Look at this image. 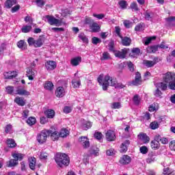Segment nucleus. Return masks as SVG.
<instances>
[{
    "label": "nucleus",
    "instance_id": "1",
    "mask_svg": "<svg viewBox=\"0 0 175 175\" xmlns=\"http://www.w3.org/2000/svg\"><path fill=\"white\" fill-rule=\"evenodd\" d=\"M97 81L100 85H102L103 91H107L109 85L116 87L117 79L113 78L109 74L103 77V75H100L97 78Z\"/></svg>",
    "mask_w": 175,
    "mask_h": 175
},
{
    "label": "nucleus",
    "instance_id": "2",
    "mask_svg": "<svg viewBox=\"0 0 175 175\" xmlns=\"http://www.w3.org/2000/svg\"><path fill=\"white\" fill-rule=\"evenodd\" d=\"M55 160L60 167H62V166H68L70 162L69 157L65 153H57L55 157Z\"/></svg>",
    "mask_w": 175,
    "mask_h": 175
},
{
    "label": "nucleus",
    "instance_id": "3",
    "mask_svg": "<svg viewBox=\"0 0 175 175\" xmlns=\"http://www.w3.org/2000/svg\"><path fill=\"white\" fill-rule=\"evenodd\" d=\"M49 129H44L41 131L36 136V140L39 144H44L47 142V137H49Z\"/></svg>",
    "mask_w": 175,
    "mask_h": 175
},
{
    "label": "nucleus",
    "instance_id": "4",
    "mask_svg": "<svg viewBox=\"0 0 175 175\" xmlns=\"http://www.w3.org/2000/svg\"><path fill=\"white\" fill-rule=\"evenodd\" d=\"M45 21H47L50 25H55L56 27H60L62 22L61 20L55 18V17L50 15H46L44 17Z\"/></svg>",
    "mask_w": 175,
    "mask_h": 175
},
{
    "label": "nucleus",
    "instance_id": "5",
    "mask_svg": "<svg viewBox=\"0 0 175 175\" xmlns=\"http://www.w3.org/2000/svg\"><path fill=\"white\" fill-rule=\"evenodd\" d=\"M175 80V75L170 72H167V73L163 75V81L166 83L167 84H170L172 81Z\"/></svg>",
    "mask_w": 175,
    "mask_h": 175
},
{
    "label": "nucleus",
    "instance_id": "6",
    "mask_svg": "<svg viewBox=\"0 0 175 175\" xmlns=\"http://www.w3.org/2000/svg\"><path fill=\"white\" fill-rule=\"evenodd\" d=\"M16 95H20L21 96H28L31 95V93L28 90H25L23 86H18L15 90Z\"/></svg>",
    "mask_w": 175,
    "mask_h": 175
},
{
    "label": "nucleus",
    "instance_id": "7",
    "mask_svg": "<svg viewBox=\"0 0 175 175\" xmlns=\"http://www.w3.org/2000/svg\"><path fill=\"white\" fill-rule=\"evenodd\" d=\"M49 132L48 133V136L51 137V140L55 142L58 140L59 137H61V134L59 131H53V130H48Z\"/></svg>",
    "mask_w": 175,
    "mask_h": 175
},
{
    "label": "nucleus",
    "instance_id": "8",
    "mask_svg": "<svg viewBox=\"0 0 175 175\" xmlns=\"http://www.w3.org/2000/svg\"><path fill=\"white\" fill-rule=\"evenodd\" d=\"M129 51V50L127 49H124L121 51H115L113 53L116 57L122 59L126 57V54H128Z\"/></svg>",
    "mask_w": 175,
    "mask_h": 175
},
{
    "label": "nucleus",
    "instance_id": "9",
    "mask_svg": "<svg viewBox=\"0 0 175 175\" xmlns=\"http://www.w3.org/2000/svg\"><path fill=\"white\" fill-rule=\"evenodd\" d=\"M105 137L107 142H114L116 140V133L113 130H108L105 133Z\"/></svg>",
    "mask_w": 175,
    "mask_h": 175
},
{
    "label": "nucleus",
    "instance_id": "10",
    "mask_svg": "<svg viewBox=\"0 0 175 175\" xmlns=\"http://www.w3.org/2000/svg\"><path fill=\"white\" fill-rule=\"evenodd\" d=\"M80 144L83 148H88L90 147V139L87 137H81L79 139Z\"/></svg>",
    "mask_w": 175,
    "mask_h": 175
},
{
    "label": "nucleus",
    "instance_id": "11",
    "mask_svg": "<svg viewBox=\"0 0 175 175\" xmlns=\"http://www.w3.org/2000/svg\"><path fill=\"white\" fill-rule=\"evenodd\" d=\"M26 76L29 80H33L36 76V71L31 68H28L26 71Z\"/></svg>",
    "mask_w": 175,
    "mask_h": 175
},
{
    "label": "nucleus",
    "instance_id": "12",
    "mask_svg": "<svg viewBox=\"0 0 175 175\" xmlns=\"http://www.w3.org/2000/svg\"><path fill=\"white\" fill-rule=\"evenodd\" d=\"M45 67L47 70H54L57 68V63L54 61H47L45 63Z\"/></svg>",
    "mask_w": 175,
    "mask_h": 175
},
{
    "label": "nucleus",
    "instance_id": "13",
    "mask_svg": "<svg viewBox=\"0 0 175 175\" xmlns=\"http://www.w3.org/2000/svg\"><path fill=\"white\" fill-rule=\"evenodd\" d=\"M131 161H132L131 157L128 155H124L120 158V163L121 165H128L129 163H131Z\"/></svg>",
    "mask_w": 175,
    "mask_h": 175
},
{
    "label": "nucleus",
    "instance_id": "14",
    "mask_svg": "<svg viewBox=\"0 0 175 175\" xmlns=\"http://www.w3.org/2000/svg\"><path fill=\"white\" fill-rule=\"evenodd\" d=\"M55 95L57 98H62L65 96V89L62 86L58 87L55 90Z\"/></svg>",
    "mask_w": 175,
    "mask_h": 175
},
{
    "label": "nucleus",
    "instance_id": "15",
    "mask_svg": "<svg viewBox=\"0 0 175 175\" xmlns=\"http://www.w3.org/2000/svg\"><path fill=\"white\" fill-rule=\"evenodd\" d=\"M131 144L129 140H126L120 146V152H126L128 151V146Z\"/></svg>",
    "mask_w": 175,
    "mask_h": 175
},
{
    "label": "nucleus",
    "instance_id": "16",
    "mask_svg": "<svg viewBox=\"0 0 175 175\" xmlns=\"http://www.w3.org/2000/svg\"><path fill=\"white\" fill-rule=\"evenodd\" d=\"M90 28L92 32H99V31H100V26H99V25L96 22H93L90 25Z\"/></svg>",
    "mask_w": 175,
    "mask_h": 175
},
{
    "label": "nucleus",
    "instance_id": "17",
    "mask_svg": "<svg viewBox=\"0 0 175 175\" xmlns=\"http://www.w3.org/2000/svg\"><path fill=\"white\" fill-rule=\"evenodd\" d=\"M81 62V57H76L71 59L70 64L72 66H77Z\"/></svg>",
    "mask_w": 175,
    "mask_h": 175
},
{
    "label": "nucleus",
    "instance_id": "18",
    "mask_svg": "<svg viewBox=\"0 0 175 175\" xmlns=\"http://www.w3.org/2000/svg\"><path fill=\"white\" fill-rule=\"evenodd\" d=\"M15 103H16L18 106H25V100L23 97L17 96L14 99Z\"/></svg>",
    "mask_w": 175,
    "mask_h": 175
},
{
    "label": "nucleus",
    "instance_id": "19",
    "mask_svg": "<svg viewBox=\"0 0 175 175\" xmlns=\"http://www.w3.org/2000/svg\"><path fill=\"white\" fill-rule=\"evenodd\" d=\"M29 165L31 170H35V166H36V159L35 157H30L29 159Z\"/></svg>",
    "mask_w": 175,
    "mask_h": 175
},
{
    "label": "nucleus",
    "instance_id": "20",
    "mask_svg": "<svg viewBox=\"0 0 175 175\" xmlns=\"http://www.w3.org/2000/svg\"><path fill=\"white\" fill-rule=\"evenodd\" d=\"M17 72L16 71H9L8 72H5L4 74V77L5 79H13L16 77Z\"/></svg>",
    "mask_w": 175,
    "mask_h": 175
},
{
    "label": "nucleus",
    "instance_id": "21",
    "mask_svg": "<svg viewBox=\"0 0 175 175\" xmlns=\"http://www.w3.org/2000/svg\"><path fill=\"white\" fill-rule=\"evenodd\" d=\"M6 144L10 148H14L17 146V144H16V141L13 139H8L6 141Z\"/></svg>",
    "mask_w": 175,
    "mask_h": 175
},
{
    "label": "nucleus",
    "instance_id": "22",
    "mask_svg": "<svg viewBox=\"0 0 175 175\" xmlns=\"http://www.w3.org/2000/svg\"><path fill=\"white\" fill-rule=\"evenodd\" d=\"M12 156L14 159H16V161H22L23 158H24V154L18 153V152L12 153Z\"/></svg>",
    "mask_w": 175,
    "mask_h": 175
},
{
    "label": "nucleus",
    "instance_id": "23",
    "mask_svg": "<svg viewBox=\"0 0 175 175\" xmlns=\"http://www.w3.org/2000/svg\"><path fill=\"white\" fill-rule=\"evenodd\" d=\"M138 139L142 140L144 143H148V142H150V137H148V136H147V135L144 133H141L138 135Z\"/></svg>",
    "mask_w": 175,
    "mask_h": 175
},
{
    "label": "nucleus",
    "instance_id": "24",
    "mask_svg": "<svg viewBox=\"0 0 175 175\" xmlns=\"http://www.w3.org/2000/svg\"><path fill=\"white\" fill-rule=\"evenodd\" d=\"M158 138L151 142L150 146L152 150H158L159 148V142Z\"/></svg>",
    "mask_w": 175,
    "mask_h": 175
},
{
    "label": "nucleus",
    "instance_id": "25",
    "mask_svg": "<svg viewBox=\"0 0 175 175\" xmlns=\"http://www.w3.org/2000/svg\"><path fill=\"white\" fill-rule=\"evenodd\" d=\"M16 3H17L16 0H7L5 3V6L8 9H10V8H12V6L14 5H16Z\"/></svg>",
    "mask_w": 175,
    "mask_h": 175
},
{
    "label": "nucleus",
    "instance_id": "26",
    "mask_svg": "<svg viewBox=\"0 0 175 175\" xmlns=\"http://www.w3.org/2000/svg\"><path fill=\"white\" fill-rule=\"evenodd\" d=\"M156 87L157 88H161L162 91H166L167 90V83H165L163 82L156 83Z\"/></svg>",
    "mask_w": 175,
    "mask_h": 175
},
{
    "label": "nucleus",
    "instance_id": "27",
    "mask_svg": "<svg viewBox=\"0 0 175 175\" xmlns=\"http://www.w3.org/2000/svg\"><path fill=\"white\" fill-rule=\"evenodd\" d=\"M100 151L99 148L94 147L91 148L90 154L91 155H94V157H99Z\"/></svg>",
    "mask_w": 175,
    "mask_h": 175
},
{
    "label": "nucleus",
    "instance_id": "28",
    "mask_svg": "<svg viewBox=\"0 0 175 175\" xmlns=\"http://www.w3.org/2000/svg\"><path fill=\"white\" fill-rule=\"evenodd\" d=\"M158 47H159V46H157V45L148 46L146 49V51H147V53H156V51H158Z\"/></svg>",
    "mask_w": 175,
    "mask_h": 175
},
{
    "label": "nucleus",
    "instance_id": "29",
    "mask_svg": "<svg viewBox=\"0 0 175 175\" xmlns=\"http://www.w3.org/2000/svg\"><path fill=\"white\" fill-rule=\"evenodd\" d=\"M147 163H152L155 162V154L154 153H149L148 157L146 159Z\"/></svg>",
    "mask_w": 175,
    "mask_h": 175
},
{
    "label": "nucleus",
    "instance_id": "30",
    "mask_svg": "<svg viewBox=\"0 0 175 175\" xmlns=\"http://www.w3.org/2000/svg\"><path fill=\"white\" fill-rule=\"evenodd\" d=\"M108 59H111V57L110 56V53L108 52L103 53L102 56L100 57L101 61H107Z\"/></svg>",
    "mask_w": 175,
    "mask_h": 175
},
{
    "label": "nucleus",
    "instance_id": "31",
    "mask_svg": "<svg viewBox=\"0 0 175 175\" xmlns=\"http://www.w3.org/2000/svg\"><path fill=\"white\" fill-rule=\"evenodd\" d=\"M45 115L47 116V118H54L55 112L53 109H48L45 111Z\"/></svg>",
    "mask_w": 175,
    "mask_h": 175
},
{
    "label": "nucleus",
    "instance_id": "32",
    "mask_svg": "<svg viewBox=\"0 0 175 175\" xmlns=\"http://www.w3.org/2000/svg\"><path fill=\"white\" fill-rule=\"evenodd\" d=\"M72 85L73 88H80V86L81 85L80 79H73L72 81Z\"/></svg>",
    "mask_w": 175,
    "mask_h": 175
},
{
    "label": "nucleus",
    "instance_id": "33",
    "mask_svg": "<svg viewBox=\"0 0 175 175\" xmlns=\"http://www.w3.org/2000/svg\"><path fill=\"white\" fill-rule=\"evenodd\" d=\"M17 46L18 49H21V50L27 49V43H25L24 40H20L19 42H18Z\"/></svg>",
    "mask_w": 175,
    "mask_h": 175
},
{
    "label": "nucleus",
    "instance_id": "34",
    "mask_svg": "<svg viewBox=\"0 0 175 175\" xmlns=\"http://www.w3.org/2000/svg\"><path fill=\"white\" fill-rule=\"evenodd\" d=\"M44 88L45 90H48L49 91H51L54 88V85L51 82L47 81L44 83Z\"/></svg>",
    "mask_w": 175,
    "mask_h": 175
},
{
    "label": "nucleus",
    "instance_id": "35",
    "mask_svg": "<svg viewBox=\"0 0 175 175\" xmlns=\"http://www.w3.org/2000/svg\"><path fill=\"white\" fill-rule=\"evenodd\" d=\"M145 18L148 21H152V12H150L148 10H146L145 13L144 14Z\"/></svg>",
    "mask_w": 175,
    "mask_h": 175
},
{
    "label": "nucleus",
    "instance_id": "36",
    "mask_svg": "<svg viewBox=\"0 0 175 175\" xmlns=\"http://www.w3.org/2000/svg\"><path fill=\"white\" fill-rule=\"evenodd\" d=\"M122 39V44L123 46H129L131 44V38L128 37L120 38Z\"/></svg>",
    "mask_w": 175,
    "mask_h": 175
},
{
    "label": "nucleus",
    "instance_id": "37",
    "mask_svg": "<svg viewBox=\"0 0 175 175\" xmlns=\"http://www.w3.org/2000/svg\"><path fill=\"white\" fill-rule=\"evenodd\" d=\"M157 62L155 61L145 60L144 61V65L146 66L147 68H152Z\"/></svg>",
    "mask_w": 175,
    "mask_h": 175
},
{
    "label": "nucleus",
    "instance_id": "38",
    "mask_svg": "<svg viewBox=\"0 0 175 175\" xmlns=\"http://www.w3.org/2000/svg\"><path fill=\"white\" fill-rule=\"evenodd\" d=\"M146 25H144V23H139L138 25H137L135 27V31H137L138 32H140L142 31H144V28H145Z\"/></svg>",
    "mask_w": 175,
    "mask_h": 175
},
{
    "label": "nucleus",
    "instance_id": "39",
    "mask_svg": "<svg viewBox=\"0 0 175 175\" xmlns=\"http://www.w3.org/2000/svg\"><path fill=\"white\" fill-rule=\"evenodd\" d=\"M38 157L41 161H46L49 157V154H47L46 152H41L38 154Z\"/></svg>",
    "mask_w": 175,
    "mask_h": 175
},
{
    "label": "nucleus",
    "instance_id": "40",
    "mask_svg": "<svg viewBox=\"0 0 175 175\" xmlns=\"http://www.w3.org/2000/svg\"><path fill=\"white\" fill-rule=\"evenodd\" d=\"M60 137H66V136L69 135V130L66 129H62L60 131Z\"/></svg>",
    "mask_w": 175,
    "mask_h": 175
},
{
    "label": "nucleus",
    "instance_id": "41",
    "mask_svg": "<svg viewBox=\"0 0 175 175\" xmlns=\"http://www.w3.org/2000/svg\"><path fill=\"white\" fill-rule=\"evenodd\" d=\"M27 124H28L29 126H32V125H35V124H36V118L33 117H29L27 120Z\"/></svg>",
    "mask_w": 175,
    "mask_h": 175
},
{
    "label": "nucleus",
    "instance_id": "42",
    "mask_svg": "<svg viewBox=\"0 0 175 175\" xmlns=\"http://www.w3.org/2000/svg\"><path fill=\"white\" fill-rule=\"evenodd\" d=\"M18 163L17 162V160L14 159L10 160L7 165L8 166V167H13L14 166H17Z\"/></svg>",
    "mask_w": 175,
    "mask_h": 175
},
{
    "label": "nucleus",
    "instance_id": "43",
    "mask_svg": "<svg viewBox=\"0 0 175 175\" xmlns=\"http://www.w3.org/2000/svg\"><path fill=\"white\" fill-rule=\"evenodd\" d=\"M32 29V26L31 25H25L22 27L21 30L23 33H28Z\"/></svg>",
    "mask_w": 175,
    "mask_h": 175
},
{
    "label": "nucleus",
    "instance_id": "44",
    "mask_svg": "<svg viewBox=\"0 0 175 175\" xmlns=\"http://www.w3.org/2000/svg\"><path fill=\"white\" fill-rule=\"evenodd\" d=\"M130 8L133 12H139V6H137V3L135 1L131 3Z\"/></svg>",
    "mask_w": 175,
    "mask_h": 175
},
{
    "label": "nucleus",
    "instance_id": "45",
    "mask_svg": "<svg viewBox=\"0 0 175 175\" xmlns=\"http://www.w3.org/2000/svg\"><path fill=\"white\" fill-rule=\"evenodd\" d=\"M106 155L107 157H114L116 155V150L113 148L108 149L106 151Z\"/></svg>",
    "mask_w": 175,
    "mask_h": 175
},
{
    "label": "nucleus",
    "instance_id": "46",
    "mask_svg": "<svg viewBox=\"0 0 175 175\" xmlns=\"http://www.w3.org/2000/svg\"><path fill=\"white\" fill-rule=\"evenodd\" d=\"M133 102L134 105H140V97H139V95L135 94L133 98Z\"/></svg>",
    "mask_w": 175,
    "mask_h": 175
},
{
    "label": "nucleus",
    "instance_id": "47",
    "mask_svg": "<svg viewBox=\"0 0 175 175\" xmlns=\"http://www.w3.org/2000/svg\"><path fill=\"white\" fill-rule=\"evenodd\" d=\"M79 38L82 40V42H83V43H88V38L85 36V34L81 33Z\"/></svg>",
    "mask_w": 175,
    "mask_h": 175
},
{
    "label": "nucleus",
    "instance_id": "48",
    "mask_svg": "<svg viewBox=\"0 0 175 175\" xmlns=\"http://www.w3.org/2000/svg\"><path fill=\"white\" fill-rule=\"evenodd\" d=\"M91 126H92V124H91V122L85 121L83 124V129L85 131H87L88 129H90V128H91Z\"/></svg>",
    "mask_w": 175,
    "mask_h": 175
},
{
    "label": "nucleus",
    "instance_id": "49",
    "mask_svg": "<svg viewBox=\"0 0 175 175\" xmlns=\"http://www.w3.org/2000/svg\"><path fill=\"white\" fill-rule=\"evenodd\" d=\"M42 44L43 40H42V38H38L35 41L34 47H41Z\"/></svg>",
    "mask_w": 175,
    "mask_h": 175
},
{
    "label": "nucleus",
    "instance_id": "50",
    "mask_svg": "<svg viewBox=\"0 0 175 175\" xmlns=\"http://www.w3.org/2000/svg\"><path fill=\"white\" fill-rule=\"evenodd\" d=\"M14 91V87L13 86H7L5 88V92L9 94L10 95L13 94Z\"/></svg>",
    "mask_w": 175,
    "mask_h": 175
},
{
    "label": "nucleus",
    "instance_id": "51",
    "mask_svg": "<svg viewBox=\"0 0 175 175\" xmlns=\"http://www.w3.org/2000/svg\"><path fill=\"white\" fill-rule=\"evenodd\" d=\"M105 16L106 15L105 14H93V17H95L97 20H102L103 18H105Z\"/></svg>",
    "mask_w": 175,
    "mask_h": 175
},
{
    "label": "nucleus",
    "instance_id": "52",
    "mask_svg": "<svg viewBox=\"0 0 175 175\" xmlns=\"http://www.w3.org/2000/svg\"><path fill=\"white\" fill-rule=\"evenodd\" d=\"M111 109H121V103L115 102L111 104Z\"/></svg>",
    "mask_w": 175,
    "mask_h": 175
},
{
    "label": "nucleus",
    "instance_id": "53",
    "mask_svg": "<svg viewBox=\"0 0 175 175\" xmlns=\"http://www.w3.org/2000/svg\"><path fill=\"white\" fill-rule=\"evenodd\" d=\"M5 133H12L13 132V128L12 124H8L5 128Z\"/></svg>",
    "mask_w": 175,
    "mask_h": 175
},
{
    "label": "nucleus",
    "instance_id": "54",
    "mask_svg": "<svg viewBox=\"0 0 175 175\" xmlns=\"http://www.w3.org/2000/svg\"><path fill=\"white\" fill-rule=\"evenodd\" d=\"M92 43L93 44H98V43H102V40H100V38H98V37H93L92 38Z\"/></svg>",
    "mask_w": 175,
    "mask_h": 175
},
{
    "label": "nucleus",
    "instance_id": "55",
    "mask_svg": "<svg viewBox=\"0 0 175 175\" xmlns=\"http://www.w3.org/2000/svg\"><path fill=\"white\" fill-rule=\"evenodd\" d=\"M40 122L42 125H44V124H47V122H49V118H46V117H44V116H42L40 118Z\"/></svg>",
    "mask_w": 175,
    "mask_h": 175
},
{
    "label": "nucleus",
    "instance_id": "56",
    "mask_svg": "<svg viewBox=\"0 0 175 175\" xmlns=\"http://www.w3.org/2000/svg\"><path fill=\"white\" fill-rule=\"evenodd\" d=\"M142 83H143V81L142 79H137L135 78V80L132 81L133 85H142Z\"/></svg>",
    "mask_w": 175,
    "mask_h": 175
},
{
    "label": "nucleus",
    "instance_id": "57",
    "mask_svg": "<svg viewBox=\"0 0 175 175\" xmlns=\"http://www.w3.org/2000/svg\"><path fill=\"white\" fill-rule=\"evenodd\" d=\"M152 39H156V37L153 36L152 38H146L144 40L143 42L144 43L145 46H148V44L151 43V40H152Z\"/></svg>",
    "mask_w": 175,
    "mask_h": 175
},
{
    "label": "nucleus",
    "instance_id": "58",
    "mask_svg": "<svg viewBox=\"0 0 175 175\" xmlns=\"http://www.w3.org/2000/svg\"><path fill=\"white\" fill-rule=\"evenodd\" d=\"M119 5L121 9H126V7L128 6V3H126V1H120Z\"/></svg>",
    "mask_w": 175,
    "mask_h": 175
},
{
    "label": "nucleus",
    "instance_id": "59",
    "mask_svg": "<svg viewBox=\"0 0 175 175\" xmlns=\"http://www.w3.org/2000/svg\"><path fill=\"white\" fill-rule=\"evenodd\" d=\"M139 151H140L141 154H147V152H148V148L146 146H144L139 148Z\"/></svg>",
    "mask_w": 175,
    "mask_h": 175
},
{
    "label": "nucleus",
    "instance_id": "60",
    "mask_svg": "<svg viewBox=\"0 0 175 175\" xmlns=\"http://www.w3.org/2000/svg\"><path fill=\"white\" fill-rule=\"evenodd\" d=\"M108 47H109V51H112L113 53H114V51H116L114 50V42L110 41L108 44Z\"/></svg>",
    "mask_w": 175,
    "mask_h": 175
},
{
    "label": "nucleus",
    "instance_id": "61",
    "mask_svg": "<svg viewBox=\"0 0 175 175\" xmlns=\"http://www.w3.org/2000/svg\"><path fill=\"white\" fill-rule=\"evenodd\" d=\"M157 110H158V105L155 104H152L149 107V111H157Z\"/></svg>",
    "mask_w": 175,
    "mask_h": 175
},
{
    "label": "nucleus",
    "instance_id": "62",
    "mask_svg": "<svg viewBox=\"0 0 175 175\" xmlns=\"http://www.w3.org/2000/svg\"><path fill=\"white\" fill-rule=\"evenodd\" d=\"M35 42H36L35 38H33L32 37L29 38L27 40V42L29 43V45H30V46H35Z\"/></svg>",
    "mask_w": 175,
    "mask_h": 175
},
{
    "label": "nucleus",
    "instance_id": "63",
    "mask_svg": "<svg viewBox=\"0 0 175 175\" xmlns=\"http://www.w3.org/2000/svg\"><path fill=\"white\" fill-rule=\"evenodd\" d=\"M94 20L90 17H86L85 18V24H88L89 25H91L93 23H94Z\"/></svg>",
    "mask_w": 175,
    "mask_h": 175
},
{
    "label": "nucleus",
    "instance_id": "64",
    "mask_svg": "<svg viewBox=\"0 0 175 175\" xmlns=\"http://www.w3.org/2000/svg\"><path fill=\"white\" fill-rule=\"evenodd\" d=\"M173 172H171L170 170H169V167L165 168L163 170V175H172Z\"/></svg>",
    "mask_w": 175,
    "mask_h": 175
}]
</instances>
